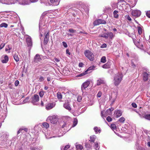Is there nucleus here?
Here are the masks:
<instances>
[{
	"mask_svg": "<svg viewBox=\"0 0 150 150\" xmlns=\"http://www.w3.org/2000/svg\"><path fill=\"white\" fill-rule=\"evenodd\" d=\"M102 67L104 69H108L110 68V65L108 63H106L104 64Z\"/></svg>",
	"mask_w": 150,
	"mask_h": 150,
	"instance_id": "393cba45",
	"label": "nucleus"
},
{
	"mask_svg": "<svg viewBox=\"0 0 150 150\" xmlns=\"http://www.w3.org/2000/svg\"><path fill=\"white\" fill-rule=\"evenodd\" d=\"M138 33L139 35H140L142 33V29L141 27L138 26L137 27Z\"/></svg>",
	"mask_w": 150,
	"mask_h": 150,
	"instance_id": "473e14b6",
	"label": "nucleus"
},
{
	"mask_svg": "<svg viewBox=\"0 0 150 150\" xmlns=\"http://www.w3.org/2000/svg\"><path fill=\"white\" fill-rule=\"evenodd\" d=\"M132 106L134 108H137V104L134 103H132Z\"/></svg>",
	"mask_w": 150,
	"mask_h": 150,
	"instance_id": "13d9d810",
	"label": "nucleus"
},
{
	"mask_svg": "<svg viewBox=\"0 0 150 150\" xmlns=\"http://www.w3.org/2000/svg\"><path fill=\"white\" fill-rule=\"evenodd\" d=\"M133 42L136 45H138V44L139 43L140 41L139 39V40L138 41L137 40H136L135 38H133Z\"/></svg>",
	"mask_w": 150,
	"mask_h": 150,
	"instance_id": "72a5a7b5",
	"label": "nucleus"
},
{
	"mask_svg": "<svg viewBox=\"0 0 150 150\" xmlns=\"http://www.w3.org/2000/svg\"><path fill=\"white\" fill-rule=\"evenodd\" d=\"M26 40L28 46H31L32 45V42L31 38L28 37L26 38Z\"/></svg>",
	"mask_w": 150,
	"mask_h": 150,
	"instance_id": "4468645a",
	"label": "nucleus"
},
{
	"mask_svg": "<svg viewBox=\"0 0 150 150\" xmlns=\"http://www.w3.org/2000/svg\"><path fill=\"white\" fill-rule=\"evenodd\" d=\"M108 122H110L112 120V118L110 116H108L106 118Z\"/></svg>",
	"mask_w": 150,
	"mask_h": 150,
	"instance_id": "c03bdc74",
	"label": "nucleus"
},
{
	"mask_svg": "<svg viewBox=\"0 0 150 150\" xmlns=\"http://www.w3.org/2000/svg\"><path fill=\"white\" fill-rule=\"evenodd\" d=\"M111 6L113 8H115L116 7V6H117V5L116 3H113L112 4Z\"/></svg>",
	"mask_w": 150,
	"mask_h": 150,
	"instance_id": "603ef678",
	"label": "nucleus"
},
{
	"mask_svg": "<svg viewBox=\"0 0 150 150\" xmlns=\"http://www.w3.org/2000/svg\"><path fill=\"white\" fill-rule=\"evenodd\" d=\"M96 136L95 135L91 136L90 137V141L91 142H94L96 139Z\"/></svg>",
	"mask_w": 150,
	"mask_h": 150,
	"instance_id": "4be33fe9",
	"label": "nucleus"
},
{
	"mask_svg": "<svg viewBox=\"0 0 150 150\" xmlns=\"http://www.w3.org/2000/svg\"><path fill=\"white\" fill-rule=\"evenodd\" d=\"M42 60V58L40 55L37 54L34 57V62L35 63L40 62Z\"/></svg>",
	"mask_w": 150,
	"mask_h": 150,
	"instance_id": "6e6552de",
	"label": "nucleus"
},
{
	"mask_svg": "<svg viewBox=\"0 0 150 150\" xmlns=\"http://www.w3.org/2000/svg\"><path fill=\"white\" fill-rule=\"evenodd\" d=\"M111 128L112 129H115L116 128V125L114 124H112L111 125Z\"/></svg>",
	"mask_w": 150,
	"mask_h": 150,
	"instance_id": "49530a36",
	"label": "nucleus"
},
{
	"mask_svg": "<svg viewBox=\"0 0 150 150\" xmlns=\"http://www.w3.org/2000/svg\"><path fill=\"white\" fill-rule=\"evenodd\" d=\"M149 76V75L146 72H145L143 73V78L144 81H146L148 79Z\"/></svg>",
	"mask_w": 150,
	"mask_h": 150,
	"instance_id": "dca6fc26",
	"label": "nucleus"
},
{
	"mask_svg": "<svg viewBox=\"0 0 150 150\" xmlns=\"http://www.w3.org/2000/svg\"><path fill=\"white\" fill-rule=\"evenodd\" d=\"M81 99H82V98L81 96H78L77 98V101L79 102H80L81 101Z\"/></svg>",
	"mask_w": 150,
	"mask_h": 150,
	"instance_id": "8fccbe9b",
	"label": "nucleus"
},
{
	"mask_svg": "<svg viewBox=\"0 0 150 150\" xmlns=\"http://www.w3.org/2000/svg\"><path fill=\"white\" fill-rule=\"evenodd\" d=\"M31 102L34 105H37L38 102L39 100V97L38 95L35 94L31 98Z\"/></svg>",
	"mask_w": 150,
	"mask_h": 150,
	"instance_id": "39448f33",
	"label": "nucleus"
},
{
	"mask_svg": "<svg viewBox=\"0 0 150 150\" xmlns=\"http://www.w3.org/2000/svg\"><path fill=\"white\" fill-rule=\"evenodd\" d=\"M55 61L57 62H59L60 61L57 58H55L54 59Z\"/></svg>",
	"mask_w": 150,
	"mask_h": 150,
	"instance_id": "338daca9",
	"label": "nucleus"
},
{
	"mask_svg": "<svg viewBox=\"0 0 150 150\" xmlns=\"http://www.w3.org/2000/svg\"><path fill=\"white\" fill-rule=\"evenodd\" d=\"M108 111H110L112 112V111L114 110L113 108H110L109 109H108Z\"/></svg>",
	"mask_w": 150,
	"mask_h": 150,
	"instance_id": "774afa93",
	"label": "nucleus"
},
{
	"mask_svg": "<svg viewBox=\"0 0 150 150\" xmlns=\"http://www.w3.org/2000/svg\"><path fill=\"white\" fill-rule=\"evenodd\" d=\"M5 45V43H2L0 45V50H1V49H2L4 47Z\"/></svg>",
	"mask_w": 150,
	"mask_h": 150,
	"instance_id": "a18cd8bd",
	"label": "nucleus"
},
{
	"mask_svg": "<svg viewBox=\"0 0 150 150\" xmlns=\"http://www.w3.org/2000/svg\"><path fill=\"white\" fill-rule=\"evenodd\" d=\"M19 83V81L18 80L16 81L15 82V85L16 86H18Z\"/></svg>",
	"mask_w": 150,
	"mask_h": 150,
	"instance_id": "bf43d9fd",
	"label": "nucleus"
},
{
	"mask_svg": "<svg viewBox=\"0 0 150 150\" xmlns=\"http://www.w3.org/2000/svg\"><path fill=\"white\" fill-rule=\"evenodd\" d=\"M29 99V97H27L24 100V102L25 103L27 102V101H28Z\"/></svg>",
	"mask_w": 150,
	"mask_h": 150,
	"instance_id": "680f3d73",
	"label": "nucleus"
},
{
	"mask_svg": "<svg viewBox=\"0 0 150 150\" xmlns=\"http://www.w3.org/2000/svg\"><path fill=\"white\" fill-rule=\"evenodd\" d=\"M144 117L146 119L148 120H150V114H145L144 115Z\"/></svg>",
	"mask_w": 150,
	"mask_h": 150,
	"instance_id": "7c9ffc66",
	"label": "nucleus"
},
{
	"mask_svg": "<svg viewBox=\"0 0 150 150\" xmlns=\"http://www.w3.org/2000/svg\"><path fill=\"white\" fill-rule=\"evenodd\" d=\"M44 91H42L39 92V94L40 97H42L44 94Z\"/></svg>",
	"mask_w": 150,
	"mask_h": 150,
	"instance_id": "37998d69",
	"label": "nucleus"
},
{
	"mask_svg": "<svg viewBox=\"0 0 150 150\" xmlns=\"http://www.w3.org/2000/svg\"><path fill=\"white\" fill-rule=\"evenodd\" d=\"M70 147V146L69 145H67L66 146L64 147H62L61 148V150H67V149L69 148Z\"/></svg>",
	"mask_w": 150,
	"mask_h": 150,
	"instance_id": "e433bc0d",
	"label": "nucleus"
},
{
	"mask_svg": "<svg viewBox=\"0 0 150 150\" xmlns=\"http://www.w3.org/2000/svg\"><path fill=\"white\" fill-rule=\"evenodd\" d=\"M94 129L96 133H100L101 132L100 128L97 127H95L94 128Z\"/></svg>",
	"mask_w": 150,
	"mask_h": 150,
	"instance_id": "aec40b11",
	"label": "nucleus"
},
{
	"mask_svg": "<svg viewBox=\"0 0 150 150\" xmlns=\"http://www.w3.org/2000/svg\"><path fill=\"white\" fill-rule=\"evenodd\" d=\"M7 27V24L4 23H3L0 25V27L1 28L4 27L5 28H6Z\"/></svg>",
	"mask_w": 150,
	"mask_h": 150,
	"instance_id": "c85d7f7f",
	"label": "nucleus"
},
{
	"mask_svg": "<svg viewBox=\"0 0 150 150\" xmlns=\"http://www.w3.org/2000/svg\"><path fill=\"white\" fill-rule=\"evenodd\" d=\"M87 73H86V71H85L84 72L82 73L79 74L77 75L76 76L77 77H81L83 76H84L86 75Z\"/></svg>",
	"mask_w": 150,
	"mask_h": 150,
	"instance_id": "cd10ccee",
	"label": "nucleus"
},
{
	"mask_svg": "<svg viewBox=\"0 0 150 150\" xmlns=\"http://www.w3.org/2000/svg\"><path fill=\"white\" fill-rule=\"evenodd\" d=\"M94 147L96 150H98L99 149L100 146L98 145V143L97 142L95 143Z\"/></svg>",
	"mask_w": 150,
	"mask_h": 150,
	"instance_id": "bb28decb",
	"label": "nucleus"
},
{
	"mask_svg": "<svg viewBox=\"0 0 150 150\" xmlns=\"http://www.w3.org/2000/svg\"><path fill=\"white\" fill-rule=\"evenodd\" d=\"M123 75L122 73H119L115 75L114 77L113 83L115 86H118L121 82Z\"/></svg>",
	"mask_w": 150,
	"mask_h": 150,
	"instance_id": "f03ea898",
	"label": "nucleus"
},
{
	"mask_svg": "<svg viewBox=\"0 0 150 150\" xmlns=\"http://www.w3.org/2000/svg\"><path fill=\"white\" fill-rule=\"evenodd\" d=\"M90 84L89 80H87L83 83L81 86V89L83 92H84L86 88H87Z\"/></svg>",
	"mask_w": 150,
	"mask_h": 150,
	"instance_id": "423d86ee",
	"label": "nucleus"
},
{
	"mask_svg": "<svg viewBox=\"0 0 150 150\" xmlns=\"http://www.w3.org/2000/svg\"><path fill=\"white\" fill-rule=\"evenodd\" d=\"M57 96L59 99H61L62 98V95L60 93L58 92L57 93Z\"/></svg>",
	"mask_w": 150,
	"mask_h": 150,
	"instance_id": "58836bf2",
	"label": "nucleus"
},
{
	"mask_svg": "<svg viewBox=\"0 0 150 150\" xmlns=\"http://www.w3.org/2000/svg\"><path fill=\"white\" fill-rule=\"evenodd\" d=\"M100 61L103 63H105L106 62V57L105 56L102 57Z\"/></svg>",
	"mask_w": 150,
	"mask_h": 150,
	"instance_id": "c9c22d12",
	"label": "nucleus"
},
{
	"mask_svg": "<svg viewBox=\"0 0 150 150\" xmlns=\"http://www.w3.org/2000/svg\"><path fill=\"white\" fill-rule=\"evenodd\" d=\"M106 23V22L105 21L101 19L96 20L93 23L94 25H98L100 24H105Z\"/></svg>",
	"mask_w": 150,
	"mask_h": 150,
	"instance_id": "1a4fd4ad",
	"label": "nucleus"
},
{
	"mask_svg": "<svg viewBox=\"0 0 150 150\" xmlns=\"http://www.w3.org/2000/svg\"><path fill=\"white\" fill-rule=\"evenodd\" d=\"M42 125L45 128H47L49 127V124L47 122H44L43 123Z\"/></svg>",
	"mask_w": 150,
	"mask_h": 150,
	"instance_id": "4c0bfd02",
	"label": "nucleus"
},
{
	"mask_svg": "<svg viewBox=\"0 0 150 150\" xmlns=\"http://www.w3.org/2000/svg\"><path fill=\"white\" fill-rule=\"evenodd\" d=\"M49 33H47L44 39V43L45 45L47 44L48 43L49 40Z\"/></svg>",
	"mask_w": 150,
	"mask_h": 150,
	"instance_id": "ddd939ff",
	"label": "nucleus"
},
{
	"mask_svg": "<svg viewBox=\"0 0 150 150\" xmlns=\"http://www.w3.org/2000/svg\"><path fill=\"white\" fill-rule=\"evenodd\" d=\"M146 16L149 18H150V11H148L146 13Z\"/></svg>",
	"mask_w": 150,
	"mask_h": 150,
	"instance_id": "864d4df0",
	"label": "nucleus"
},
{
	"mask_svg": "<svg viewBox=\"0 0 150 150\" xmlns=\"http://www.w3.org/2000/svg\"><path fill=\"white\" fill-rule=\"evenodd\" d=\"M85 56L90 61H92L94 60V55L90 51L86 50L84 53Z\"/></svg>",
	"mask_w": 150,
	"mask_h": 150,
	"instance_id": "20e7f679",
	"label": "nucleus"
},
{
	"mask_svg": "<svg viewBox=\"0 0 150 150\" xmlns=\"http://www.w3.org/2000/svg\"><path fill=\"white\" fill-rule=\"evenodd\" d=\"M137 148V150H146L144 148L140 146H138Z\"/></svg>",
	"mask_w": 150,
	"mask_h": 150,
	"instance_id": "a19ab883",
	"label": "nucleus"
},
{
	"mask_svg": "<svg viewBox=\"0 0 150 150\" xmlns=\"http://www.w3.org/2000/svg\"><path fill=\"white\" fill-rule=\"evenodd\" d=\"M64 108L69 111L71 110V108L70 107L69 104L68 103H66L63 105Z\"/></svg>",
	"mask_w": 150,
	"mask_h": 150,
	"instance_id": "2eb2a0df",
	"label": "nucleus"
},
{
	"mask_svg": "<svg viewBox=\"0 0 150 150\" xmlns=\"http://www.w3.org/2000/svg\"><path fill=\"white\" fill-rule=\"evenodd\" d=\"M2 2L4 4L8 5L14 4L16 2L23 5L27 4H28V2L25 0H4Z\"/></svg>",
	"mask_w": 150,
	"mask_h": 150,
	"instance_id": "f257e3e1",
	"label": "nucleus"
},
{
	"mask_svg": "<svg viewBox=\"0 0 150 150\" xmlns=\"http://www.w3.org/2000/svg\"><path fill=\"white\" fill-rule=\"evenodd\" d=\"M55 105V103H50L46 106V108L47 110H50L54 108Z\"/></svg>",
	"mask_w": 150,
	"mask_h": 150,
	"instance_id": "9b49d317",
	"label": "nucleus"
},
{
	"mask_svg": "<svg viewBox=\"0 0 150 150\" xmlns=\"http://www.w3.org/2000/svg\"><path fill=\"white\" fill-rule=\"evenodd\" d=\"M101 95L102 93L100 91H99L97 95V96L98 97H100L101 96Z\"/></svg>",
	"mask_w": 150,
	"mask_h": 150,
	"instance_id": "6e6d98bb",
	"label": "nucleus"
},
{
	"mask_svg": "<svg viewBox=\"0 0 150 150\" xmlns=\"http://www.w3.org/2000/svg\"><path fill=\"white\" fill-rule=\"evenodd\" d=\"M31 150H40L38 148L36 147H33L31 148Z\"/></svg>",
	"mask_w": 150,
	"mask_h": 150,
	"instance_id": "5fc2aeb1",
	"label": "nucleus"
},
{
	"mask_svg": "<svg viewBox=\"0 0 150 150\" xmlns=\"http://www.w3.org/2000/svg\"><path fill=\"white\" fill-rule=\"evenodd\" d=\"M13 58L14 60L16 62H18L19 61V58L18 56L16 54H15L13 56Z\"/></svg>",
	"mask_w": 150,
	"mask_h": 150,
	"instance_id": "2f4dec72",
	"label": "nucleus"
},
{
	"mask_svg": "<svg viewBox=\"0 0 150 150\" xmlns=\"http://www.w3.org/2000/svg\"><path fill=\"white\" fill-rule=\"evenodd\" d=\"M141 11L138 10H133L132 11V15L133 17L136 18L138 17L141 15Z\"/></svg>",
	"mask_w": 150,
	"mask_h": 150,
	"instance_id": "0eeeda50",
	"label": "nucleus"
},
{
	"mask_svg": "<svg viewBox=\"0 0 150 150\" xmlns=\"http://www.w3.org/2000/svg\"><path fill=\"white\" fill-rule=\"evenodd\" d=\"M76 148L77 150H82L83 149V146L80 144L76 145Z\"/></svg>",
	"mask_w": 150,
	"mask_h": 150,
	"instance_id": "5701e85b",
	"label": "nucleus"
},
{
	"mask_svg": "<svg viewBox=\"0 0 150 150\" xmlns=\"http://www.w3.org/2000/svg\"><path fill=\"white\" fill-rule=\"evenodd\" d=\"M83 64L81 62L79 64V66L80 67H83Z\"/></svg>",
	"mask_w": 150,
	"mask_h": 150,
	"instance_id": "69168bd1",
	"label": "nucleus"
},
{
	"mask_svg": "<svg viewBox=\"0 0 150 150\" xmlns=\"http://www.w3.org/2000/svg\"><path fill=\"white\" fill-rule=\"evenodd\" d=\"M69 31L71 33H74L76 32V30H74L72 29H70L69 30Z\"/></svg>",
	"mask_w": 150,
	"mask_h": 150,
	"instance_id": "09e8293b",
	"label": "nucleus"
},
{
	"mask_svg": "<svg viewBox=\"0 0 150 150\" xmlns=\"http://www.w3.org/2000/svg\"><path fill=\"white\" fill-rule=\"evenodd\" d=\"M78 123V120L77 119L74 118V120L73 124L72 125V127H75L77 124Z\"/></svg>",
	"mask_w": 150,
	"mask_h": 150,
	"instance_id": "b1692460",
	"label": "nucleus"
},
{
	"mask_svg": "<svg viewBox=\"0 0 150 150\" xmlns=\"http://www.w3.org/2000/svg\"><path fill=\"white\" fill-rule=\"evenodd\" d=\"M122 112L120 110H115L114 112V115L115 117L118 118L122 115Z\"/></svg>",
	"mask_w": 150,
	"mask_h": 150,
	"instance_id": "9d476101",
	"label": "nucleus"
},
{
	"mask_svg": "<svg viewBox=\"0 0 150 150\" xmlns=\"http://www.w3.org/2000/svg\"><path fill=\"white\" fill-rule=\"evenodd\" d=\"M113 16L115 18H117L118 17V11L116 10H115L113 13Z\"/></svg>",
	"mask_w": 150,
	"mask_h": 150,
	"instance_id": "412c9836",
	"label": "nucleus"
},
{
	"mask_svg": "<svg viewBox=\"0 0 150 150\" xmlns=\"http://www.w3.org/2000/svg\"><path fill=\"white\" fill-rule=\"evenodd\" d=\"M44 79H45L42 76H40L39 78V81L40 82H42L44 81Z\"/></svg>",
	"mask_w": 150,
	"mask_h": 150,
	"instance_id": "de8ad7c7",
	"label": "nucleus"
},
{
	"mask_svg": "<svg viewBox=\"0 0 150 150\" xmlns=\"http://www.w3.org/2000/svg\"><path fill=\"white\" fill-rule=\"evenodd\" d=\"M126 18L129 21H131L132 19L128 15H127L125 16Z\"/></svg>",
	"mask_w": 150,
	"mask_h": 150,
	"instance_id": "3c124183",
	"label": "nucleus"
},
{
	"mask_svg": "<svg viewBox=\"0 0 150 150\" xmlns=\"http://www.w3.org/2000/svg\"><path fill=\"white\" fill-rule=\"evenodd\" d=\"M66 52L67 54H68L69 55H70V53L69 52V50L68 49H67L66 50Z\"/></svg>",
	"mask_w": 150,
	"mask_h": 150,
	"instance_id": "0e129e2a",
	"label": "nucleus"
},
{
	"mask_svg": "<svg viewBox=\"0 0 150 150\" xmlns=\"http://www.w3.org/2000/svg\"><path fill=\"white\" fill-rule=\"evenodd\" d=\"M105 83V81L104 79L102 78L98 79L97 81V85L98 86H99L101 84H104Z\"/></svg>",
	"mask_w": 150,
	"mask_h": 150,
	"instance_id": "f8f14e48",
	"label": "nucleus"
},
{
	"mask_svg": "<svg viewBox=\"0 0 150 150\" xmlns=\"http://www.w3.org/2000/svg\"><path fill=\"white\" fill-rule=\"evenodd\" d=\"M108 37H109L110 39H112L114 37L113 33L111 32L108 33Z\"/></svg>",
	"mask_w": 150,
	"mask_h": 150,
	"instance_id": "f704fd0d",
	"label": "nucleus"
},
{
	"mask_svg": "<svg viewBox=\"0 0 150 150\" xmlns=\"http://www.w3.org/2000/svg\"><path fill=\"white\" fill-rule=\"evenodd\" d=\"M107 45L105 44H104L101 46V48H105L106 47Z\"/></svg>",
	"mask_w": 150,
	"mask_h": 150,
	"instance_id": "e2e57ef3",
	"label": "nucleus"
},
{
	"mask_svg": "<svg viewBox=\"0 0 150 150\" xmlns=\"http://www.w3.org/2000/svg\"><path fill=\"white\" fill-rule=\"evenodd\" d=\"M125 119L123 117H121L119 119V121L120 122L123 123L125 121Z\"/></svg>",
	"mask_w": 150,
	"mask_h": 150,
	"instance_id": "ea45409f",
	"label": "nucleus"
},
{
	"mask_svg": "<svg viewBox=\"0 0 150 150\" xmlns=\"http://www.w3.org/2000/svg\"><path fill=\"white\" fill-rule=\"evenodd\" d=\"M103 111L101 112V115L102 117H105V115H111L112 114V112L110 111H108V109L105 112V115L104 114L103 115Z\"/></svg>",
	"mask_w": 150,
	"mask_h": 150,
	"instance_id": "a211bd4d",
	"label": "nucleus"
},
{
	"mask_svg": "<svg viewBox=\"0 0 150 150\" xmlns=\"http://www.w3.org/2000/svg\"><path fill=\"white\" fill-rule=\"evenodd\" d=\"M95 68V67L94 66H92L89 67L88 69L86 70L85 71H86V73L88 74V72L89 71L91 70H92L94 69Z\"/></svg>",
	"mask_w": 150,
	"mask_h": 150,
	"instance_id": "a878e982",
	"label": "nucleus"
},
{
	"mask_svg": "<svg viewBox=\"0 0 150 150\" xmlns=\"http://www.w3.org/2000/svg\"><path fill=\"white\" fill-rule=\"evenodd\" d=\"M12 49L11 47V46L10 45H8L7 48H6L5 49V51H7L8 50V53H10V50H11Z\"/></svg>",
	"mask_w": 150,
	"mask_h": 150,
	"instance_id": "c756f323",
	"label": "nucleus"
},
{
	"mask_svg": "<svg viewBox=\"0 0 150 150\" xmlns=\"http://www.w3.org/2000/svg\"><path fill=\"white\" fill-rule=\"evenodd\" d=\"M139 99V98L138 97L136 99V100L137 101V103H142V101L140 100H138V99Z\"/></svg>",
	"mask_w": 150,
	"mask_h": 150,
	"instance_id": "052dcab7",
	"label": "nucleus"
},
{
	"mask_svg": "<svg viewBox=\"0 0 150 150\" xmlns=\"http://www.w3.org/2000/svg\"><path fill=\"white\" fill-rule=\"evenodd\" d=\"M51 2L54 5H58L59 4L60 0H50Z\"/></svg>",
	"mask_w": 150,
	"mask_h": 150,
	"instance_id": "f3484780",
	"label": "nucleus"
},
{
	"mask_svg": "<svg viewBox=\"0 0 150 150\" xmlns=\"http://www.w3.org/2000/svg\"><path fill=\"white\" fill-rule=\"evenodd\" d=\"M62 44H63V45L66 48L67 47V43L65 42H62Z\"/></svg>",
	"mask_w": 150,
	"mask_h": 150,
	"instance_id": "4d7b16f0",
	"label": "nucleus"
},
{
	"mask_svg": "<svg viewBox=\"0 0 150 150\" xmlns=\"http://www.w3.org/2000/svg\"><path fill=\"white\" fill-rule=\"evenodd\" d=\"M101 37L104 38H105L107 39L108 38V35L107 33H105L103 34L101 36Z\"/></svg>",
	"mask_w": 150,
	"mask_h": 150,
	"instance_id": "79ce46f5",
	"label": "nucleus"
},
{
	"mask_svg": "<svg viewBox=\"0 0 150 150\" xmlns=\"http://www.w3.org/2000/svg\"><path fill=\"white\" fill-rule=\"evenodd\" d=\"M58 117L57 115H54L52 116H49L47 119V122L49 121L53 124H55L58 121Z\"/></svg>",
	"mask_w": 150,
	"mask_h": 150,
	"instance_id": "7ed1b4c3",
	"label": "nucleus"
},
{
	"mask_svg": "<svg viewBox=\"0 0 150 150\" xmlns=\"http://www.w3.org/2000/svg\"><path fill=\"white\" fill-rule=\"evenodd\" d=\"M8 58L7 56L5 55L4 57V59H3L2 62L3 63H6L8 61Z\"/></svg>",
	"mask_w": 150,
	"mask_h": 150,
	"instance_id": "6ab92c4d",
	"label": "nucleus"
}]
</instances>
